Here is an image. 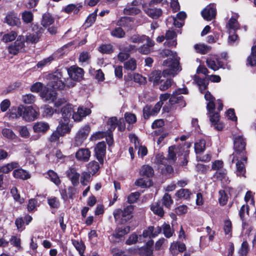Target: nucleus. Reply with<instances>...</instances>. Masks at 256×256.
I'll use <instances>...</instances> for the list:
<instances>
[{"label":"nucleus","instance_id":"obj_1","mask_svg":"<svg viewBox=\"0 0 256 256\" xmlns=\"http://www.w3.org/2000/svg\"><path fill=\"white\" fill-rule=\"evenodd\" d=\"M67 73L70 78L66 79L64 77L66 72L58 70L48 76L49 82L48 86L54 90H62L66 86L73 87L75 85L74 81H80L83 78L84 72L82 68L72 66L68 69Z\"/></svg>","mask_w":256,"mask_h":256},{"label":"nucleus","instance_id":"obj_2","mask_svg":"<svg viewBox=\"0 0 256 256\" xmlns=\"http://www.w3.org/2000/svg\"><path fill=\"white\" fill-rule=\"evenodd\" d=\"M140 196V193L138 192L130 193L127 198V202L130 204L124 206L123 209L118 208L114 210L113 216L116 224H126L132 218L134 206L132 204L137 202Z\"/></svg>","mask_w":256,"mask_h":256},{"label":"nucleus","instance_id":"obj_3","mask_svg":"<svg viewBox=\"0 0 256 256\" xmlns=\"http://www.w3.org/2000/svg\"><path fill=\"white\" fill-rule=\"evenodd\" d=\"M162 54L172 56L163 62V65L166 67L163 71V74L164 76H174L182 70L179 66V58L176 54H174L169 50H164Z\"/></svg>","mask_w":256,"mask_h":256},{"label":"nucleus","instance_id":"obj_4","mask_svg":"<svg viewBox=\"0 0 256 256\" xmlns=\"http://www.w3.org/2000/svg\"><path fill=\"white\" fill-rule=\"evenodd\" d=\"M204 98L206 101L208 102L207 103L206 108L212 126L217 130H222L224 124L220 121V115L218 113L215 112L214 98L210 92H207L204 94Z\"/></svg>","mask_w":256,"mask_h":256},{"label":"nucleus","instance_id":"obj_5","mask_svg":"<svg viewBox=\"0 0 256 256\" xmlns=\"http://www.w3.org/2000/svg\"><path fill=\"white\" fill-rule=\"evenodd\" d=\"M62 117L59 121V125L57 128V131L60 135L69 132L72 128L70 124L72 114L71 104H67L61 110Z\"/></svg>","mask_w":256,"mask_h":256},{"label":"nucleus","instance_id":"obj_6","mask_svg":"<svg viewBox=\"0 0 256 256\" xmlns=\"http://www.w3.org/2000/svg\"><path fill=\"white\" fill-rule=\"evenodd\" d=\"M71 105L72 109V118L74 122H79L82 121L84 118L88 116L92 112L90 109L84 106H80L76 110V109H74L72 105Z\"/></svg>","mask_w":256,"mask_h":256},{"label":"nucleus","instance_id":"obj_7","mask_svg":"<svg viewBox=\"0 0 256 256\" xmlns=\"http://www.w3.org/2000/svg\"><path fill=\"white\" fill-rule=\"evenodd\" d=\"M188 94V90L186 88H178L174 91L170 97V98L169 102L171 104H180V106L184 107L186 106L184 102L182 101L183 96L182 94Z\"/></svg>","mask_w":256,"mask_h":256},{"label":"nucleus","instance_id":"obj_8","mask_svg":"<svg viewBox=\"0 0 256 256\" xmlns=\"http://www.w3.org/2000/svg\"><path fill=\"white\" fill-rule=\"evenodd\" d=\"M39 115L38 108L33 106H24L22 118L26 121L31 122L36 119Z\"/></svg>","mask_w":256,"mask_h":256},{"label":"nucleus","instance_id":"obj_9","mask_svg":"<svg viewBox=\"0 0 256 256\" xmlns=\"http://www.w3.org/2000/svg\"><path fill=\"white\" fill-rule=\"evenodd\" d=\"M90 130V126L86 124L82 127L78 132L75 136L76 144L77 146L81 145L87 138Z\"/></svg>","mask_w":256,"mask_h":256},{"label":"nucleus","instance_id":"obj_10","mask_svg":"<svg viewBox=\"0 0 256 256\" xmlns=\"http://www.w3.org/2000/svg\"><path fill=\"white\" fill-rule=\"evenodd\" d=\"M43 32V29L38 26H34L32 32H30L26 37V40L27 42L35 44L37 42L41 37Z\"/></svg>","mask_w":256,"mask_h":256},{"label":"nucleus","instance_id":"obj_11","mask_svg":"<svg viewBox=\"0 0 256 256\" xmlns=\"http://www.w3.org/2000/svg\"><path fill=\"white\" fill-rule=\"evenodd\" d=\"M32 220V218L28 214L24 215V217L20 216L16 218L14 224L17 230L22 232L25 230V225H28Z\"/></svg>","mask_w":256,"mask_h":256},{"label":"nucleus","instance_id":"obj_12","mask_svg":"<svg viewBox=\"0 0 256 256\" xmlns=\"http://www.w3.org/2000/svg\"><path fill=\"white\" fill-rule=\"evenodd\" d=\"M140 4V0H134L128 3L124 10V14L126 15L136 16L140 14V10L136 7Z\"/></svg>","mask_w":256,"mask_h":256},{"label":"nucleus","instance_id":"obj_13","mask_svg":"<svg viewBox=\"0 0 256 256\" xmlns=\"http://www.w3.org/2000/svg\"><path fill=\"white\" fill-rule=\"evenodd\" d=\"M25 38L23 36H19L13 44L8 47V52L12 54H16L24 46Z\"/></svg>","mask_w":256,"mask_h":256},{"label":"nucleus","instance_id":"obj_14","mask_svg":"<svg viewBox=\"0 0 256 256\" xmlns=\"http://www.w3.org/2000/svg\"><path fill=\"white\" fill-rule=\"evenodd\" d=\"M4 20L10 26H18L21 23L18 14L14 11L8 12Z\"/></svg>","mask_w":256,"mask_h":256},{"label":"nucleus","instance_id":"obj_15","mask_svg":"<svg viewBox=\"0 0 256 256\" xmlns=\"http://www.w3.org/2000/svg\"><path fill=\"white\" fill-rule=\"evenodd\" d=\"M162 106V104L160 102H157L153 108L148 106H146L143 110L144 118H148L150 116L156 114L160 110Z\"/></svg>","mask_w":256,"mask_h":256},{"label":"nucleus","instance_id":"obj_16","mask_svg":"<svg viewBox=\"0 0 256 256\" xmlns=\"http://www.w3.org/2000/svg\"><path fill=\"white\" fill-rule=\"evenodd\" d=\"M202 15L204 19L210 20L214 18L216 14V9L214 4H210L206 7L202 11Z\"/></svg>","mask_w":256,"mask_h":256},{"label":"nucleus","instance_id":"obj_17","mask_svg":"<svg viewBox=\"0 0 256 256\" xmlns=\"http://www.w3.org/2000/svg\"><path fill=\"white\" fill-rule=\"evenodd\" d=\"M182 149L180 146H172L168 148V157L170 160H174L176 158H182L180 156H182Z\"/></svg>","mask_w":256,"mask_h":256},{"label":"nucleus","instance_id":"obj_18","mask_svg":"<svg viewBox=\"0 0 256 256\" xmlns=\"http://www.w3.org/2000/svg\"><path fill=\"white\" fill-rule=\"evenodd\" d=\"M206 62L208 66L214 71L222 67V62L215 56L208 58Z\"/></svg>","mask_w":256,"mask_h":256},{"label":"nucleus","instance_id":"obj_19","mask_svg":"<svg viewBox=\"0 0 256 256\" xmlns=\"http://www.w3.org/2000/svg\"><path fill=\"white\" fill-rule=\"evenodd\" d=\"M106 145L104 142L98 143L95 148V154L98 160H103L105 156Z\"/></svg>","mask_w":256,"mask_h":256},{"label":"nucleus","instance_id":"obj_20","mask_svg":"<svg viewBox=\"0 0 256 256\" xmlns=\"http://www.w3.org/2000/svg\"><path fill=\"white\" fill-rule=\"evenodd\" d=\"M130 231V226H126L124 228H117L114 230V232L112 234V238L118 239L120 240L125 235L128 234Z\"/></svg>","mask_w":256,"mask_h":256},{"label":"nucleus","instance_id":"obj_21","mask_svg":"<svg viewBox=\"0 0 256 256\" xmlns=\"http://www.w3.org/2000/svg\"><path fill=\"white\" fill-rule=\"evenodd\" d=\"M40 95L44 101L52 102L56 97V94L54 91H50L48 88H44L40 92Z\"/></svg>","mask_w":256,"mask_h":256},{"label":"nucleus","instance_id":"obj_22","mask_svg":"<svg viewBox=\"0 0 256 256\" xmlns=\"http://www.w3.org/2000/svg\"><path fill=\"white\" fill-rule=\"evenodd\" d=\"M67 176L70 180L74 186H76L79 184L80 174L74 168H70L68 170Z\"/></svg>","mask_w":256,"mask_h":256},{"label":"nucleus","instance_id":"obj_23","mask_svg":"<svg viewBox=\"0 0 256 256\" xmlns=\"http://www.w3.org/2000/svg\"><path fill=\"white\" fill-rule=\"evenodd\" d=\"M12 174L14 178L23 180H26L30 178V174L22 168L14 170Z\"/></svg>","mask_w":256,"mask_h":256},{"label":"nucleus","instance_id":"obj_24","mask_svg":"<svg viewBox=\"0 0 256 256\" xmlns=\"http://www.w3.org/2000/svg\"><path fill=\"white\" fill-rule=\"evenodd\" d=\"M150 210L156 215L162 218L164 214V210L161 206V202L158 200L150 206Z\"/></svg>","mask_w":256,"mask_h":256},{"label":"nucleus","instance_id":"obj_25","mask_svg":"<svg viewBox=\"0 0 256 256\" xmlns=\"http://www.w3.org/2000/svg\"><path fill=\"white\" fill-rule=\"evenodd\" d=\"M49 128L50 126L48 123L44 122H37L33 126L34 132L38 133H44Z\"/></svg>","mask_w":256,"mask_h":256},{"label":"nucleus","instance_id":"obj_26","mask_svg":"<svg viewBox=\"0 0 256 256\" xmlns=\"http://www.w3.org/2000/svg\"><path fill=\"white\" fill-rule=\"evenodd\" d=\"M246 142L244 139L240 136H238L234 138V148L238 152H242L244 150Z\"/></svg>","mask_w":256,"mask_h":256},{"label":"nucleus","instance_id":"obj_27","mask_svg":"<svg viewBox=\"0 0 256 256\" xmlns=\"http://www.w3.org/2000/svg\"><path fill=\"white\" fill-rule=\"evenodd\" d=\"M144 8V12L150 18H158L162 14V11L160 8Z\"/></svg>","mask_w":256,"mask_h":256},{"label":"nucleus","instance_id":"obj_28","mask_svg":"<svg viewBox=\"0 0 256 256\" xmlns=\"http://www.w3.org/2000/svg\"><path fill=\"white\" fill-rule=\"evenodd\" d=\"M226 28L228 34L232 33L235 32L237 30L240 28V25L236 18H232L230 19L228 22L226 24Z\"/></svg>","mask_w":256,"mask_h":256},{"label":"nucleus","instance_id":"obj_29","mask_svg":"<svg viewBox=\"0 0 256 256\" xmlns=\"http://www.w3.org/2000/svg\"><path fill=\"white\" fill-rule=\"evenodd\" d=\"M24 106H20L18 107H13L12 108L10 112V118H18L20 116H23Z\"/></svg>","mask_w":256,"mask_h":256},{"label":"nucleus","instance_id":"obj_30","mask_svg":"<svg viewBox=\"0 0 256 256\" xmlns=\"http://www.w3.org/2000/svg\"><path fill=\"white\" fill-rule=\"evenodd\" d=\"M90 156V151L87 148H81L76 154V157L78 160H88Z\"/></svg>","mask_w":256,"mask_h":256},{"label":"nucleus","instance_id":"obj_31","mask_svg":"<svg viewBox=\"0 0 256 256\" xmlns=\"http://www.w3.org/2000/svg\"><path fill=\"white\" fill-rule=\"evenodd\" d=\"M19 166L18 162H12L0 166V173L3 172L4 174H8L14 168H17Z\"/></svg>","mask_w":256,"mask_h":256},{"label":"nucleus","instance_id":"obj_32","mask_svg":"<svg viewBox=\"0 0 256 256\" xmlns=\"http://www.w3.org/2000/svg\"><path fill=\"white\" fill-rule=\"evenodd\" d=\"M72 242L73 246L78 252L80 255V256H85L84 253L86 250V246L84 242L82 240L78 242L76 240H72Z\"/></svg>","mask_w":256,"mask_h":256},{"label":"nucleus","instance_id":"obj_33","mask_svg":"<svg viewBox=\"0 0 256 256\" xmlns=\"http://www.w3.org/2000/svg\"><path fill=\"white\" fill-rule=\"evenodd\" d=\"M54 22V18L49 14H45L43 15L41 24L44 27L47 28L53 24Z\"/></svg>","mask_w":256,"mask_h":256},{"label":"nucleus","instance_id":"obj_34","mask_svg":"<svg viewBox=\"0 0 256 256\" xmlns=\"http://www.w3.org/2000/svg\"><path fill=\"white\" fill-rule=\"evenodd\" d=\"M192 193L188 189L181 188L178 190L175 196L178 198L189 200Z\"/></svg>","mask_w":256,"mask_h":256},{"label":"nucleus","instance_id":"obj_35","mask_svg":"<svg viewBox=\"0 0 256 256\" xmlns=\"http://www.w3.org/2000/svg\"><path fill=\"white\" fill-rule=\"evenodd\" d=\"M160 72L158 71L153 72L150 76V80L152 82L154 85H158L164 81L162 79Z\"/></svg>","mask_w":256,"mask_h":256},{"label":"nucleus","instance_id":"obj_36","mask_svg":"<svg viewBox=\"0 0 256 256\" xmlns=\"http://www.w3.org/2000/svg\"><path fill=\"white\" fill-rule=\"evenodd\" d=\"M132 18L130 17L122 18L118 22V24L124 27H126L132 29L134 26L131 24Z\"/></svg>","mask_w":256,"mask_h":256},{"label":"nucleus","instance_id":"obj_37","mask_svg":"<svg viewBox=\"0 0 256 256\" xmlns=\"http://www.w3.org/2000/svg\"><path fill=\"white\" fill-rule=\"evenodd\" d=\"M249 245L246 240H244L238 250V256H247L249 252Z\"/></svg>","mask_w":256,"mask_h":256},{"label":"nucleus","instance_id":"obj_38","mask_svg":"<svg viewBox=\"0 0 256 256\" xmlns=\"http://www.w3.org/2000/svg\"><path fill=\"white\" fill-rule=\"evenodd\" d=\"M128 76L130 80H133L134 82L140 84H144L146 82V78L138 74H129Z\"/></svg>","mask_w":256,"mask_h":256},{"label":"nucleus","instance_id":"obj_39","mask_svg":"<svg viewBox=\"0 0 256 256\" xmlns=\"http://www.w3.org/2000/svg\"><path fill=\"white\" fill-rule=\"evenodd\" d=\"M140 172L143 176H146L148 178L152 177L154 174L153 168L149 166H144L142 168Z\"/></svg>","mask_w":256,"mask_h":256},{"label":"nucleus","instance_id":"obj_40","mask_svg":"<svg viewBox=\"0 0 256 256\" xmlns=\"http://www.w3.org/2000/svg\"><path fill=\"white\" fill-rule=\"evenodd\" d=\"M118 124L117 118L115 116L110 118L108 122L107 126H108V130L107 132H112L115 130Z\"/></svg>","mask_w":256,"mask_h":256},{"label":"nucleus","instance_id":"obj_41","mask_svg":"<svg viewBox=\"0 0 256 256\" xmlns=\"http://www.w3.org/2000/svg\"><path fill=\"white\" fill-rule=\"evenodd\" d=\"M48 204L51 208H58L60 206V202L58 198L55 196H51L47 199Z\"/></svg>","mask_w":256,"mask_h":256},{"label":"nucleus","instance_id":"obj_42","mask_svg":"<svg viewBox=\"0 0 256 256\" xmlns=\"http://www.w3.org/2000/svg\"><path fill=\"white\" fill-rule=\"evenodd\" d=\"M38 202L36 199H30L27 204L28 211L29 212H31L37 210V206H38Z\"/></svg>","mask_w":256,"mask_h":256},{"label":"nucleus","instance_id":"obj_43","mask_svg":"<svg viewBox=\"0 0 256 256\" xmlns=\"http://www.w3.org/2000/svg\"><path fill=\"white\" fill-rule=\"evenodd\" d=\"M88 172L94 175L100 169V166L98 163L96 161H91L88 163Z\"/></svg>","mask_w":256,"mask_h":256},{"label":"nucleus","instance_id":"obj_44","mask_svg":"<svg viewBox=\"0 0 256 256\" xmlns=\"http://www.w3.org/2000/svg\"><path fill=\"white\" fill-rule=\"evenodd\" d=\"M248 62L251 66H256V46L252 48V53L248 58Z\"/></svg>","mask_w":256,"mask_h":256},{"label":"nucleus","instance_id":"obj_45","mask_svg":"<svg viewBox=\"0 0 256 256\" xmlns=\"http://www.w3.org/2000/svg\"><path fill=\"white\" fill-rule=\"evenodd\" d=\"M42 108L43 109L42 115L44 117H51L54 112H57L56 109L54 110L52 108L48 105H45Z\"/></svg>","mask_w":256,"mask_h":256},{"label":"nucleus","instance_id":"obj_46","mask_svg":"<svg viewBox=\"0 0 256 256\" xmlns=\"http://www.w3.org/2000/svg\"><path fill=\"white\" fill-rule=\"evenodd\" d=\"M2 134L3 136L8 140H14L16 137L14 132L8 128H3L2 130Z\"/></svg>","mask_w":256,"mask_h":256},{"label":"nucleus","instance_id":"obj_47","mask_svg":"<svg viewBox=\"0 0 256 256\" xmlns=\"http://www.w3.org/2000/svg\"><path fill=\"white\" fill-rule=\"evenodd\" d=\"M52 102L54 104V106L56 108V109L59 108L60 107L62 106V110L63 108L67 104H67V100L64 98H57L56 97L55 98L54 101Z\"/></svg>","mask_w":256,"mask_h":256},{"label":"nucleus","instance_id":"obj_48","mask_svg":"<svg viewBox=\"0 0 256 256\" xmlns=\"http://www.w3.org/2000/svg\"><path fill=\"white\" fill-rule=\"evenodd\" d=\"M194 48L196 52L201 54H205L210 50V47L204 44H196L194 46Z\"/></svg>","mask_w":256,"mask_h":256},{"label":"nucleus","instance_id":"obj_49","mask_svg":"<svg viewBox=\"0 0 256 256\" xmlns=\"http://www.w3.org/2000/svg\"><path fill=\"white\" fill-rule=\"evenodd\" d=\"M220 197L218 198L220 204L224 206L226 204L228 196L224 190H221L218 192Z\"/></svg>","mask_w":256,"mask_h":256},{"label":"nucleus","instance_id":"obj_50","mask_svg":"<svg viewBox=\"0 0 256 256\" xmlns=\"http://www.w3.org/2000/svg\"><path fill=\"white\" fill-rule=\"evenodd\" d=\"M164 161H157L156 164H163L164 167L161 168L162 173L164 174H170L173 172L174 169L171 165L164 164Z\"/></svg>","mask_w":256,"mask_h":256},{"label":"nucleus","instance_id":"obj_51","mask_svg":"<svg viewBox=\"0 0 256 256\" xmlns=\"http://www.w3.org/2000/svg\"><path fill=\"white\" fill-rule=\"evenodd\" d=\"M22 18L25 23H30L33 20V14L31 12L26 10L22 13Z\"/></svg>","mask_w":256,"mask_h":256},{"label":"nucleus","instance_id":"obj_52","mask_svg":"<svg viewBox=\"0 0 256 256\" xmlns=\"http://www.w3.org/2000/svg\"><path fill=\"white\" fill-rule=\"evenodd\" d=\"M112 36L117 38H122L125 36V32L120 27L114 28L111 31Z\"/></svg>","mask_w":256,"mask_h":256},{"label":"nucleus","instance_id":"obj_53","mask_svg":"<svg viewBox=\"0 0 256 256\" xmlns=\"http://www.w3.org/2000/svg\"><path fill=\"white\" fill-rule=\"evenodd\" d=\"M18 34L14 31H12L8 34H5L2 37V41L5 42H12L15 40Z\"/></svg>","mask_w":256,"mask_h":256},{"label":"nucleus","instance_id":"obj_54","mask_svg":"<svg viewBox=\"0 0 256 256\" xmlns=\"http://www.w3.org/2000/svg\"><path fill=\"white\" fill-rule=\"evenodd\" d=\"M162 205L168 208H170L173 202L170 195L168 193H166L162 198Z\"/></svg>","mask_w":256,"mask_h":256},{"label":"nucleus","instance_id":"obj_55","mask_svg":"<svg viewBox=\"0 0 256 256\" xmlns=\"http://www.w3.org/2000/svg\"><path fill=\"white\" fill-rule=\"evenodd\" d=\"M237 174L244 176L246 173V168L242 161H237L236 163Z\"/></svg>","mask_w":256,"mask_h":256},{"label":"nucleus","instance_id":"obj_56","mask_svg":"<svg viewBox=\"0 0 256 256\" xmlns=\"http://www.w3.org/2000/svg\"><path fill=\"white\" fill-rule=\"evenodd\" d=\"M206 143L203 140H200L196 142L194 144V149L196 154L202 152L205 149Z\"/></svg>","mask_w":256,"mask_h":256},{"label":"nucleus","instance_id":"obj_57","mask_svg":"<svg viewBox=\"0 0 256 256\" xmlns=\"http://www.w3.org/2000/svg\"><path fill=\"white\" fill-rule=\"evenodd\" d=\"M48 174L50 177L51 180L56 185L58 186L60 184V180L56 172L52 170L48 171Z\"/></svg>","mask_w":256,"mask_h":256},{"label":"nucleus","instance_id":"obj_58","mask_svg":"<svg viewBox=\"0 0 256 256\" xmlns=\"http://www.w3.org/2000/svg\"><path fill=\"white\" fill-rule=\"evenodd\" d=\"M162 228L163 234L166 238H170L172 236L174 232L172 231L169 224L164 222Z\"/></svg>","mask_w":256,"mask_h":256},{"label":"nucleus","instance_id":"obj_59","mask_svg":"<svg viewBox=\"0 0 256 256\" xmlns=\"http://www.w3.org/2000/svg\"><path fill=\"white\" fill-rule=\"evenodd\" d=\"M224 230L226 235L230 234L232 236V224L230 220H226L224 222Z\"/></svg>","mask_w":256,"mask_h":256},{"label":"nucleus","instance_id":"obj_60","mask_svg":"<svg viewBox=\"0 0 256 256\" xmlns=\"http://www.w3.org/2000/svg\"><path fill=\"white\" fill-rule=\"evenodd\" d=\"M136 66L135 60L132 58L124 63V68L128 70H134Z\"/></svg>","mask_w":256,"mask_h":256},{"label":"nucleus","instance_id":"obj_61","mask_svg":"<svg viewBox=\"0 0 256 256\" xmlns=\"http://www.w3.org/2000/svg\"><path fill=\"white\" fill-rule=\"evenodd\" d=\"M98 50L103 54H110L112 52V46L111 44H102L98 48Z\"/></svg>","mask_w":256,"mask_h":256},{"label":"nucleus","instance_id":"obj_62","mask_svg":"<svg viewBox=\"0 0 256 256\" xmlns=\"http://www.w3.org/2000/svg\"><path fill=\"white\" fill-rule=\"evenodd\" d=\"M146 38V36L134 34L130 38V40L132 42L139 44L144 42Z\"/></svg>","mask_w":256,"mask_h":256},{"label":"nucleus","instance_id":"obj_63","mask_svg":"<svg viewBox=\"0 0 256 256\" xmlns=\"http://www.w3.org/2000/svg\"><path fill=\"white\" fill-rule=\"evenodd\" d=\"M196 168L198 172L202 174H206L209 169L210 166L204 164H198L196 165Z\"/></svg>","mask_w":256,"mask_h":256},{"label":"nucleus","instance_id":"obj_64","mask_svg":"<svg viewBox=\"0 0 256 256\" xmlns=\"http://www.w3.org/2000/svg\"><path fill=\"white\" fill-rule=\"evenodd\" d=\"M124 118L126 119V122L130 124H134L136 122V118L135 114L130 113V112H126L124 114Z\"/></svg>","mask_w":256,"mask_h":256}]
</instances>
